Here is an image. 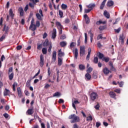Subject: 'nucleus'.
Returning a JSON list of instances; mask_svg holds the SVG:
<instances>
[{"mask_svg":"<svg viewBox=\"0 0 128 128\" xmlns=\"http://www.w3.org/2000/svg\"><path fill=\"white\" fill-rule=\"evenodd\" d=\"M68 118L69 120H72L70 121L72 124L80 122V117L76 116V114H71L69 116Z\"/></svg>","mask_w":128,"mask_h":128,"instance_id":"f257e3e1","label":"nucleus"},{"mask_svg":"<svg viewBox=\"0 0 128 128\" xmlns=\"http://www.w3.org/2000/svg\"><path fill=\"white\" fill-rule=\"evenodd\" d=\"M10 16L12 20H14V13L12 8H10L9 10V15H8L6 16V22H8L10 20Z\"/></svg>","mask_w":128,"mask_h":128,"instance_id":"f03ea898","label":"nucleus"},{"mask_svg":"<svg viewBox=\"0 0 128 128\" xmlns=\"http://www.w3.org/2000/svg\"><path fill=\"white\" fill-rule=\"evenodd\" d=\"M80 56H84L86 54V46H80Z\"/></svg>","mask_w":128,"mask_h":128,"instance_id":"7ed1b4c3","label":"nucleus"},{"mask_svg":"<svg viewBox=\"0 0 128 128\" xmlns=\"http://www.w3.org/2000/svg\"><path fill=\"white\" fill-rule=\"evenodd\" d=\"M90 98L92 100H96V98H98V94H96V92H92L91 94H90Z\"/></svg>","mask_w":128,"mask_h":128,"instance_id":"20e7f679","label":"nucleus"},{"mask_svg":"<svg viewBox=\"0 0 128 128\" xmlns=\"http://www.w3.org/2000/svg\"><path fill=\"white\" fill-rule=\"evenodd\" d=\"M44 55L41 54L40 56V65L41 68H42L44 66Z\"/></svg>","mask_w":128,"mask_h":128,"instance_id":"39448f33","label":"nucleus"},{"mask_svg":"<svg viewBox=\"0 0 128 128\" xmlns=\"http://www.w3.org/2000/svg\"><path fill=\"white\" fill-rule=\"evenodd\" d=\"M56 60V52L54 51L52 54V62H54Z\"/></svg>","mask_w":128,"mask_h":128,"instance_id":"423d86ee","label":"nucleus"},{"mask_svg":"<svg viewBox=\"0 0 128 128\" xmlns=\"http://www.w3.org/2000/svg\"><path fill=\"white\" fill-rule=\"evenodd\" d=\"M124 38H126V36L124 34H121L120 36V40L121 42V44H124Z\"/></svg>","mask_w":128,"mask_h":128,"instance_id":"0eeeda50","label":"nucleus"},{"mask_svg":"<svg viewBox=\"0 0 128 128\" xmlns=\"http://www.w3.org/2000/svg\"><path fill=\"white\" fill-rule=\"evenodd\" d=\"M56 38V29L54 28L52 32V38L53 40H54Z\"/></svg>","mask_w":128,"mask_h":128,"instance_id":"6e6552de","label":"nucleus"},{"mask_svg":"<svg viewBox=\"0 0 128 128\" xmlns=\"http://www.w3.org/2000/svg\"><path fill=\"white\" fill-rule=\"evenodd\" d=\"M27 112H28V114H29L30 116H32V114H34V107L33 106L30 107V108L28 109L27 110Z\"/></svg>","mask_w":128,"mask_h":128,"instance_id":"1a4fd4ad","label":"nucleus"},{"mask_svg":"<svg viewBox=\"0 0 128 128\" xmlns=\"http://www.w3.org/2000/svg\"><path fill=\"white\" fill-rule=\"evenodd\" d=\"M58 58H62V56H64V52H62V49H60L58 51Z\"/></svg>","mask_w":128,"mask_h":128,"instance_id":"9d476101","label":"nucleus"},{"mask_svg":"<svg viewBox=\"0 0 128 128\" xmlns=\"http://www.w3.org/2000/svg\"><path fill=\"white\" fill-rule=\"evenodd\" d=\"M110 96L112 98H114L115 100L116 98V94L114 92H110L109 93Z\"/></svg>","mask_w":128,"mask_h":128,"instance_id":"9b49d317","label":"nucleus"},{"mask_svg":"<svg viewBox=\"0 0 128 128\" xmlns=\"http://www.w3.org/2000/svg\"><path fill=\"white\" fill-rule=\"evenodd\" d=\"M103 72L104 74H108L110 72L108 70V68L106 67L103 69Z\"/></svg>","mask_w":128,"mask_h":128,"instance_id":"f8f14e48","label":"nucleus"},{"mask_svg":"<svg viewBox=\"0 0 128 128\" xmlns=\"http://www.w3.org/2000/svg\"><path fill=\"white\" fill-rule=\"evenodd\" d=\"M62 64V57H58V66H60Z\"/></svg>","mask_w":128,"mask_h":128,"instance_id":"ddd939ff","label":"nucleus"},{"mask_svg":"<svg viewBox=\"0 0 128 128\" xmlns=\"http://www.w3.org/2000/svg\"><path fill=\"white\" fill-rule=\"evenodd\" d=\"M84 18H85L86 24H90V18H88V14H84Z\"/></svg>","mask_w":128,"mask_h":128,"instance_id":"4468645a","label":"nucleus"},{"mask_svg":"<svg viewBox=\"0 0 128 128\" xmlns=\"http://www.w3.org/2000/svg\"><path fill=\"white\" fill-rule=\"evenodd\" d=\"M86 6L88 8H90V10H92V8H94L96 6V4H90Z\"/></svg>","mask_w":128,"mask_h":128,"instance_id":"2eb2a0df","label":"nucleus"},{"mask_svg":"<svg viewBox=\"0 0 128 128\" xmlns=\"http://www.w3.org/2000/svg\"><path fill=\"white\" fill-rule=\"evenodd\" d=\"M56 26L58 30H62V24H60V22H56Z\"/></svg>","mask_w":128,"mask_h":128,"instance_id":"dca6fc26","label":"nucleus"},{"mask_svg":"<svg viewBox=\"0 0 128 128\" xmlns=\"http://www.w3.org/2000/svg\"><path fill=\"white\" fill-rule=\"evenodd\" d=\"M106 0H104L100 6V10H104V6H106Z\"/></svg>","mask_w":128,"mask_h":128,"instance_id":"f3484780","label":"nucleus"},{"mask_svg":"<svg viewBox=\"0 0 128 128\" xmlns=\"http://www.w3.org/2000/svg\"><path fill=\"white\" fill-rule=\"evenodd\" d=\"M66 44H68V43L66 41H62V42H60V45L62 48H64V46H66Z\"/></svg>","mask_w":128,"mask_h":128,"instance_id":"a211bd4d","label":"nucleus"},{"mask_svg":"<svg viewBox=\"0 0 128 128\" xmlns=\"http://www.w3.org/2000/svg\"><path fill=\"white\" fill-rule=\"evenodd\" d=\"M85 78L86 80H90V78H92V76L90 74L88 73L86 74Z\"/></svg>","mask_w":128,"mask_h":128,"instance_id":"6ab92c4d","label":"nucleus"},{"mask_svg":"<svg viewBox=\"0 0 128 128\" xmlns=\"http://www.w3.org/2000/svg\"><path fill=\"white\" fill-rule=\"evenodd\" d=\"M36 16L38 20H42V15L40 14L36 13Z\"/></svg>","mask_w":128,"mask_h":128,"instance_id":"aec40b11","label":"nucleus"},{"mask_svg":"<svg viewBox=\"0 0 128 128\" xmlns=\"http://www.w3.org/2000/svg\"><path fill=\"white\" fill-rule=\"evenodd\" d=\"M80 104V102L77 100H74L72 104V108H74V110H76V105H75V104Z\"/></svg>","mask_w":128,"mask_h":128,"instance_id":"412c9836","label":"nucleus"},{"mask_svg":"<svg viewBox=\"0 0 128 128\" xmlns=\"http://www.w3.org/2000/svg\"><path fill=\"white\" fill-rule=\"evenodd\" d=\"M74 56L76 60L78 59V48H76L74 52Z\"/></svg>","mask_w":128,"mask_h":128,"instance_id":"4be33fe9","label":"nucleus"},{"mask_svg":"<svg viewBox=\"0 0 128 128\" xmlns=\"http://www.w3.org/2000/svg\"><path fill=\"white\" fill-rule=\"evenodd\" d=\"M50 44V42H48V40L46 39L45 41L44 42L42 46H48Z\"/></svg>","mask_w":128,"mask_h":128,"instance_id":"5701e85b","label":"nucleus"},{"mask_svg":"<svg viewBox=\"0 0 128 128\" xmlns=\"http://www.w3.org/2000/svg\"><path fill=\"white\" fill-rule=\"evenodd\" d=\"M18 94L20 98L22 96V90H20V88L18 87L17 88Z\"/></svg>","mask_w":128,"mask_h":128,"instance_id":"b1692460","label":"nucleus"},{"mask_svg":"<svg viewBox=\"0 0 128 128\" xmlns=\"http://www.w3.org/2000/svg\"><path fill=\"white\" fill-rule=\"evenodd\" d=\"M5 31V34H8V26H6V25L4 26V28H3V32Z\"/></svg>","mask_w":128,"mask_h":128,"instance_id":"393cba45","label":"nucleus"},{"mask_svg":"<svg viewBox=\"0 0 128 128\" xmlns=\"http://www.w3.org/2000/svg\"><path fill=\"white\" fill-rule=\"evenodd\" d=\"M60 96H62V94H60V92H57L53 94V97L54 98L56 96L57 98H60Z\"/></svg>","mask_w":128,"mask_h":128,"instance_id":"a878e982","label":"nucleus"},{"mask_svg":"<svg viewBox=\"0 0 128 128\" xmlns=\"http://www.w3.org/2000/svg\"><path fill=\"white\" fill-rule=\"evenodd\" d=\"M89 34H90V42H92V40H93V36H94V34L92 32V30H90L88 32Z\"/></svg>","mask_w":128,"mask_h":128,"instance_id":"bb28decb","label":"nucleus"},{"mask_svg":"<svg viewBox=\"0 0 128 128\" xmlns=\"http://www.w3.org/2000/svg\"><path fill=\"white\" fill-rule=\"evenodd\" d=\"M104 14L107 18H110V13L106 10L104 11Z\"/></svg>","mask_w":128,"mask_h":128,"instance_id":"cd10ccee","label":"nucleus"},{"mask_svg":"<svg viewBox=\"0 0 128 128\" xmlns=\"http://www.w3.org/2000/svg\"><path fill=\"white\" fill-rule=\"evenodd\" d=\"M10 90L6 88L5 91L4 92V96H8V94H10Z\"/></svg>","mask_w":128,"mask_h":128,"instance_id":"c85d7f7f","label":"nucleus"},{"mask_svg":"<svg viewBox=\"0 0 128 128\" xmlns=\"http://www.w3.org/2000/svg\"><path fill=\"white\" fill-rule=\"evenodd\" d=\"M61 8H62V10H66L68 8V5L64 4H62L61 5Z\"/></svg>","mask_w":128,"mask_h":128,"instance_id":"c756f323","label":"nucleus"},{"mask_svg":"<svg viewBox=\"0 0 128 128\" xmlns=\"http://www.w3.org/2000/svg\"><path fill=\"white\" fill-rule=\"evenodd\" d=\"M114 6V1L110 0L107 2L108 6Z\"/></svg>","mask_w":128,"mask_h":128,"instance_id":"7c9ffc66","label":"nucleus"},{"mask_svg":"<svg viewBox=\"0 0 128 128\" xmlns=\"http://www.w3.org/2000/svg\"><path fill=\"white\" fill-rule=\"evenodd\" d=\"M78 68L80 70H84L86 68V66H84V64H80L78 66Z\"/></svg>","mask_w":128,"mask_h":128,"instance_id":"2f4dec72","label":"nucleus"},{"mask_svg":"<svg viewBox=\"0 0 128 128\" xmlns=\"http://www.w3.org/2000/svg\"><path fill=\"white\" fill-rule=\"evenodd\" d=\"M30 28L32 30H36V25L34 24L33 25H32V26L30 27Z\"/></svg>","mask_w":128,"mask_h":128,"instance_id":"473e14b6","label":"nucleus"},{"mask_svg":"<svg viewBox=\"0 0 128 128\" xmlns=\"http://www.w3.org/2000/svg\"><path fill=\"white\" fill-rule=\"evenodd\" d=\"M102 60L105 62H108L110 61V58L108 57H104Z\"/></svg>","mask_w":128,"mask_h":128,"instance_id":"72a5a7b5","label":"nucleus"},{"mask_svg":"<svg viewBox=\"0 0 128 128\" xmlns=\"http://www.w3.org/2000/svg\"><path fill=\"white\" fill-rule=\"evenodd\" d=\"M42 52L43 54H46L48 52V50L46 49V48H42Z\"/></svg>","mask_w":128,"mask_h":128,"instance_id":"f704fd0d","label":"nucleus"},{"mask_svg":"<svg viewBox=\"0 0 128 128\" xmlns=\"http://www.w3.org/2000/svg\"><path fill=\"white\" fill-rule=\"evenodd\" d=\"M14 72H12L10 74H9V80H12V78H14Z\"/></svg>","mask_w":128,"mask_h":128,"instance_id":"c9c22d12","label":"nucleus"},{"mask_svg":"<svg viewBox=\"0 0 128 128\" xmlns=\"http://www.w3.org/2000/svg\"><path fill=\"white\" fill-rule=\"evenodd\" d=\"M98 58L100 60H102L104 58V54L100 52L98 55Z\"/></svg>","mask_w":128,"mask_h":128,"instance_id":"e433bc0d","label":"nucleus"},{"mask_svg":"<svg viewBox=\"0 0 128 128\" xmlns=\"http://www.w3.org/2000/svg\"><path fill=\"white\" fill-rule=\"evenodd\" d=\"M94 64H98V57L94 56Z\"/></svg>","mask_w":128,"mask_h":128,"instance_id":"4c0bfd02","label":"nucleus"},{"mask_svg":"<svg viewBox=\"0 0 128 128\" xmlns=\"http://www.w3.org/2000/svg\"><path fill=\"white\" fill-rule=\"evenodd\" d=\"M104 24L106 22H102V20L97 21L96 22V24H98V26H100V24Z\"/></svg>","mask_w":128,"mask_h":128,"instance_id":"58836bf2","label":"nucleus"},{"mask_svg":"<svg viewBox=\"0 0 128 128\" xmlns=\"http://www.w3.org/2000/svg\"><path fill=\"white\" fill-rule=\"evenodd\" d=\"M34 4H36L35 3L34 4V3H30V2L29 3V6L30 8H32V9L34 8Z\"/></svg>","mask_w":128,"mask_h":128,"instance_id":"ea45409f","label":"nucleus"},{"mask_svg":"<svg viewBox=\"0 0 128 128\" xmlns=\"http://www.w3.org/2000/svg\"><path fill=\"white\" fill-rule=\"evenodd\" d=\"M86 120L87 122H88L90 120H92V116H89L86 118Z\"/></svg>","mask_w":128,"mask_h":128,"instance_id":"a19ab883","label":"nucleus"},{"mask_svg":"<svg viewBox=\"0 0 128 128\" xmlns=\"http://www.w3.org/2000/svg\"><path fill=\"white\" fill-rule=\"evenodd\" d=\"M87 73L90 74L91 72H92V68L90 67L86 70Z\"/></svg>","mask_w":128,"mask_h":128,"instance_id":"79ce46f5","label":"nucleus"},{"mask_svg":"<svg viewBox=\"0 0 128 128\" xmlns=\"http://www.w3.org/2000/svg\"><path fill=\"white\" fill-rule=\"evenodd\" d=\"M60 38L62 40H66V34H63L60 36Z\"/></svg>","mask_w":128,"mask_h":128,"instance_id":"37998d69","label":"nucleus"},{"mask_svg":"<svg viewBox=\"0 0 128 128\" xmlns=\"http://www.w3.org/2000/svg\"><path fill=\"white\" fill-rule=\"evenodd\" d=\"M74 46H76V43L72 42L70 43V46L71 48H74Z\"/></svg>","mask_w":128,"mask_h":128,"instance_id":"c03bdc74","label":"nucleus"},{"mask_svg":"<svg viewBox=\"0 0 128 128\" xmlns=\"http://www.w3.org/2000/svg\"><path fill=\"white\" fill-rule=\"evenodd\" d=\"M59 16H60V18H62L63 16H64V12H62V11L60 10H59Z\"/></svg>","mask_w":128,"mask_h":128,"instance_id":"a18cd8bd","label":"nucleus"},{"mask_svg":"<svg viewBox=\"0 0 128 128\" xmlns=\"http://www.w3.org/2000/svg\"><path fill=\"white\" fill-rule=\"evenodd\" d=\"M34 18H32L30 22V28H32V25L34 24Z\"/></svg>","mask_w":128,"mask_h":128,"instance_id":"49530a36","label":"nucleus"},{"mask_svg":"<svg viewBox=\"0 0 128 128\" xmlns=\"http://www.w3.org/2000/svg\"><path fill=\"white\" fill-rule=\"evenodd\" d=\"M4 38H6V35L4 34L0 38V42H2Z\"/></svg>","mask_w":128,"mask_h":128,"instance_id":"de8ad7c7","label":"nucleus"},{"mask_svg":"<svg viewBox=\"0 0 128 128\" xmlns=\"http://www.w3.org/2000/svg\"><path fill=\"white\" fill-rule=\"evenodd\" d=\"M32 80H28L26 84V86H30V82H31Z\"/></svg>","mask_w":128,"mask_h":128,"instance_id":"09e8293b","label":"nucleus"},{"mask_svg":"<svg viewBox=\"0 0 128 128\" xmlns=\"http://www.w3.org/2000/svg\"><path fill=\"white\" fill-rule=\"evenodd\" d=\"M36 26H37L38 28H40V21L37 20L36 22Z\"/></svg>","mask_w":128,"mask_h":128,"instance_id":"8fccbe9b","label":"nucleus"},{"mask_svg":"<svg viewBox=\"0 0 128 128\" xmlns=\"http://www.w3.org/2000/svg\"><path fill=\"white\" fill-rule=\"evenodd\" d=\"M42 44H38L37 49L40 50H42Z\"/></svg>","mask_w":128,"mask_h":128,"instance_id":"3c124183","label":"nucleus"},{"mask_svg":"<svg viewBox=\"0 0 128 128\" xmlns=\"http://www.w3.org/2000/svg\"><path fill=\"white\" fill-rule=\"evenodd\" d=\"M92 10L90 9H85L84 10V13L85 14H88V12H90Z\"/></svg>","mask_w":128,"mask_h":128,"instance_id":"603ef678","label":"nucleus"},{"mask_svg":"<svg viewBox=\"0 0 128 128\" xmlns=\"http://www.w3.org/2000/svg\"><path fill=\"white\" fill-rule=\"evenodd\" d=\"M85 36V44H86L88 42V34L86 33H84Z\"/></svg>","mask_w":128,"mask_h":128,"instance_id":"864d4df0","label":"nucleus"},{"mask_svg":"<svg viewBox=\"0 0 128 128\" xmlns=\"http://www.w3.org/2000/svg\"><path fill=\"white\" fill-rule=\"evenodd\" d=\"M90 53H88L86 57V60H90Z\"/></svg>","mask_w":128,"mask_h":128,"instance_id":"5fc2aeb1","label":"nucleus"},{"mask_svg":"<svg viewBox=\"0 0 128 128\" xmlns=\"http://www.w3.org/2000/svg\"><path fill=\"white\" fill-rule=\"evenodd\" d=\"M96 110H100V104H98L96 106H94Z\"/></svg>","mask_w":128,"mask_h":128,"instance_id":"6e6d98bb","label":"nucleus"},{"mask_svg":"<svg viewBox=\"0 0 128 128\" xmlns=\"http://www.w3.org/2000/svg\"><path fill=\"white\" fill-rule=\"evenodd\" d=\"M52 44H50L49 46V48L48 49V52H52Z\"/></svg>","mask_w":128,"mask_h":128,"instance_id":"4d7b16f0","label":"nucleus"},{"mask_svg":"<svg viewBox=\"0 0 128 128\" xmlns=\"http://www.w3.org/2000/svg\"><path fill=\"white\" fill-rule=\"evenodd\" d=\"M120 30H121L120 28H119L118 29H115L114 32H117V34H118L120 32Z\"/></svg>","mask_w":128,"mask_h":128,"instance_id":"13d9d810","label":"nucleus"},{"mask_svg":"<svg viewBox=\"0 0 128 128\" xmlns=\"http://www.w3.org/2000/svg\"><path fill=\"white\" fill-rule=\"evenodd\" d=\"M10 72H12V67H10L8 70V74H10Z\"/></svg>","mask_w":128,"mask_h":128,"instance_id":"bf43d9fd","label":"nucleus"},{"mask_svg":"<svg viewBox=\"0 0 128 128\" xmlns=\"http://www.w3.org/2000/svg\"><path fill=\"white\" fill-rule=\"evenodd\" d=\"M16 84H17L16 82H14L12 84V89H13L14 92L16 91Z\"/></svg>","mask_w":128,"mask_h":128,"instance_id":"052dcab7","label":"nucleus"},{"mask_svg":"<svg viewBox=\"0 0 128 128\" xmlns=\"http://www.w3.org/2000/svg\"><path fill=\"white\" fill-rule=\"evenodd\" d=\"M118 83H119V85H120V88H122L123 86H124V82H118Z\"/></svg>","mask_w":128,"mask_h":128,"instance_id":"680f3d73","label":"nucleus"},{"mask_svg":"<svg viewBox=\"0 0 128 128\" xmlns=\"http://www.w3.org/2000/svg\"><path fill=\"white\" fill-rule=\"evenodd\" d=\"M96 126L98 128L100 126V122H96Z\"/></svg>","mask_w":128,"mask_h":128,"instance_id":"e2e57ef3","label":"nucleus"},{"mask_svg":"<svg viewBox=\"0 0 128 128\" xmlns=\"http://www.w3.org/2000/svg\"><path fill=\"white\" fill-rule=\"evenodd\" d=\"M102 38V34L98 35V36L97 37L98 40Z\"/></svg>","mask_w":128,"mask_h":128,"instance_id":"0e129e2a","label":"nucleus"},{"mask_svg":"<svg viewBox=\"0 0 128 128\" xmlns=\"http://www.w3.org/2000/svg\"><path fill=\"white\" fill-rule=\"evenodd\" d=\"M28 10V4H27L25 6L24 10V12H26Z\"/></svg>","mask_w":128,"mask_h":128,"instance_id":"69168bd1","label":"nucleus"},{"mask_svg":"<svg viewBox=\"0 0 128 128\" xmlns=\"http://www.w3.org/2000/svg\"><path fill=\"white\" fill-rule=\"evenodd\" d=\"M4 116L5 117V118H8V114L6 113H4Z\"/></svg>","mask_w":128,"mask_h":128,"instance_id":"338daca9","label":"nucleus"},{"mask_svg":"<svg viewBox=\"0 0 128 128\" xmlns=\"http://www.w3.org/2000/svg\"><path fill=\"white\" fill-rule=\"evenodd\" d=\"M32 128H40V126H38V125L36 124V125H34L33 127H32Z\"/></svg>","mask_w":128,"mask_h":128,"instance_id":"774afa93","label":"nucleus"}]
</instances>
